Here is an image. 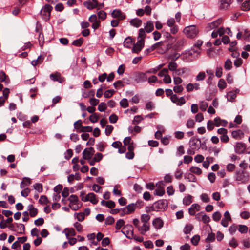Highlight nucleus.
Masks as SVG:
<instances>
[{"mask_svg": "<svg viewBox=\"0 0 250 250\" xmlns=\"http://www.w3.org/2000/svg\"><path fill=\"white\" fill-rule=\"evenodd\" d=\"M234 180L239 184H245L249 182L250 175L248 172L244 170L236 171L234 174Z\"/></svg>", "mask_w": 250, "mask_h": 250, "instance_id": "f257e3e1", "label": "nucleus"}, {"mask_svg": "<svg viewBox=\"0 0 250 250\" xmlns=\"http://www.w3.org/2000/svg\"><path fill=\"white\" fill-rule=\"evenodd\" d=\"M151 210L155 211H164L167 210L168 202L166 199L159 200L154 202L151 206Z\"/></svg>", "mask_w": 250, "mask_h": 250, "instance_id": "f03ea898", "label": "nucleus"}, {"mask_svg": "<svg viewBox=\"0 0 250 250\" xmlns=\"http://www.w3.org/2000/svg\"><path fill=\"white\" fill-rule=\"evenodd\" d=\"M183 32L186 36L188 38H194L197 36L199 30L195 25H190L186 27Z\"/></svg>", "mask_w": 250, "mask_h": 250, "instance_id": "7ed1b4c3", "label": "nucleus"}, {"mask_svg": "<svg viewBox=\"0 0 250 250\" xmlns=\"http://www.w3.org/2000/svg\"><path fill=\"white\" fill-rule=\"evenodd\" d=\"M203 144H201V141L200 139L197 138L196 137H192L189 140V146L192 149L198 150L200 149Z\"/></svg>", "mask_w": 250, "mask_h": 250, "instance_id": "20e7f679", "label": "nucleus"}, {"mask_svg": "<svg viewBox=\"0 0 250 250\" xmlns=\"http://www.w3.org/2000/svg\"><path fill=\"white\" fill-rule=\"evenodd\" d=\"M145 45V41L143 39L139 40L137 42L134 44L132 52L133 53L138 54L143 49Z\"/></svg>", "mask_w": 250, "mask_h": 250, "instance_id": "39448f33", "label": "nucleus"}, {"mask_svg": "<svg viewBox=\"0 0 250 250\" xmlns=\"http://www.w3.org/2000/svg\"><path fill=\"white\" fill-rule=\"evenodd\" d=\"M53 7L50 4H46L41 11V14L46 16V19L49 20L50 17L51 12Z\"/></svg>", "mask_w": 250, "mask_h": 250, "instance_id": "423d86ee", "label": "nucleus"}, {"mask_svg": "<svg viewBox=\"0 0 250 250\" xmlns=\"http://www.w3.org/2000/svg\"><path fill=\"white\" fill-rule=\"evenodd\" d=\"M50 78L54 82L57 81L61 83L65 81V78L61 76L60 73L58 72L51 74L50 75Z\"/></svg>", "mask_w": 250, "mask_h": 250, "instance_id": "0eeeda50", "label": "nucleus"}, {"mask_svg": "<svg viewBox=\"0 0 250 250\" xmlns=\"http://www.w3.org/2000/svg\"><path fill=\"white\" fill-rule=\"evenodd\" d=\"M96 195L93 193H88L85 197H82L83 202L90 201L93 204H97L98 200L96 199Z\"/></svg>", "mask_w": 250, "mask_h": 250, "instance_id": "6e6552de", "label": "nucleus"}, {"mask_svg": "<svg viewBox=\"0 0 250 250\" xmlns=\"http://www.w3.org/2000/svg\"><path fill=\"white\" fill-rule=\"evenodd\" d=\"M246 149L245 144L239 142L237 143L235 146V152L239 154H243Z\"/></svg>", "mask_w": 250, "mask_h": 250, "instance_id": "1a4fd4ad", "label": "nucleus"}, {"mask_svg": "<svg viewBox=\"0 0 250 250\" xmlns=\"http://www.w3.org/2000/svg\"><path fill=\"white\" fill-rule=\"evenodd\" d=\"M111 16L114 18H118L119 20H123L125 19L126 16L120 9H115L111 13Z\"/></svg>", "mask_w": 250, "mask_h": 250, "instance_id": "9d476101", "label": "nucleus"}, {"mask_svg": "<svg viewBox=\"0 0 250 250\" xmlns=\"http://www.w3.org/2000/svg\"><path fill=\"white\" fill-rule=\"evenodd\" d=\"M222 19H218L217 20L208 23L206 27L207 31L211 30L214 28L218 27L222 23Z\"/></svg>", "mask_w": 250, "mask_h": 250, "instance_id": "9b49d317", "label": "nucleus"}, {"mask_svg": "<svg viewBox=\"0 0 250 250\" xmlns=\"http://www.w3.org/2000/svg\"><path fill=\"white\" fill-rule=\"evenodd\" d=\"M139 201H138L137 202L134 203H131L128 204L126 207L124 208L126 211L127 214H129L133 212L136 209L137 207V203H139Z\"/></svg>", "mask_w": 250, "mask_h": 250, "instance_id": "f8f14e48", "label": "nucleus"}, {"mask_svg": "<svg viewBox=\"0 0 250 250\" xmlns=\"http://www.w3.org/2000/svg\"><path fill=\"white\" fill-rule=\"evenodd\" d=\"M152 224L155 228L159 229L163 227L164 222L160 218H156L153 220Z\"/></svg>", "mask_w": 250, "mask_h": 250, "instance_id": "ddd939ff", "label": "nucleus"}, {"mask_svg": "<svg viewBox=\"0 0 250 250\" xmlns=\"http://www.w3.org/2000/svg\"><path fill=\"white\" fill-rule=\"evenodd\" d=\"M10 82V79L8 75L6 74L5 72L1 70L0 71V83H4L7 84Z\"/></svg>", "mask_w": 250, "mask_h": 250, "instance_id": "4468645a", "label": "nucleus"}, {"mask_svg": "<svg viewBox=\"0 0 250 250\" xmlns=\"http://www.w3.org/2000/svg\"><path fill=\"white\" fill-rule=\"evenodd\" d=\"M150 229L149 223H144L142 226L138 227V230L142 235H145Z\"/></svg>", "mask_w": 250, "mask_h": 250, "instance_id": "2eb2a0df", "label": "nucleus"}, {"mask_svg": "<svg viewBox=\"0 0 250 250\" xmlns=\"http://www.w3.org/2000/svg\"><path fill=\"white\" fill-rule=\"evenodd\" d=\"M233 0H221L220 1V8L221 9H227L233 2Z\"/></svg>", "mask_w": 250, "mask_h": 250, "instance_id": "dca6fc26", "label": "nucleus"}, {"mask_svg": "<svg viewBox=\"0 0 250 250\" xmlns=\"http://www.w3.org/2000/svg\"><path fill=\"white\" fill-rule=\"evenodd\" d=\"M129 22L130 25L136 28L139 27L142 24V20L138 18L133 19Z\"/></svg>", "mask_w": 250, "mask_h": 250, "instance_id": "f3484780", "label": "nucleus"}, {"mask_svg": "<svg viewBox=\"0 0 250 250\" xmlns=\"http://www.w3.org/2000/svg\"><path fill=\"white\" fill-rule=\"evenodd\" d=\"M63 232H65L66 238L70 237L69 236H75L76 235L74 229L72 228H65Z\"/></svg>", "mask_w": 250, "mask_h": 250, "instance_id": "a211bd4d", "label": "nucleus"}, {"mask_svg": "<svg viewBox=\"0 0 250 250\" xmlns=\"http://www.w3.org/2000/svg\"><path fill=\"white\" fill-rule=\"evenodd\" d=\"M200 206L198 204H193L188 209L189 214L190 215H194L195 214V210H199L200 209Z\"/></svg>", "mask_w": 250, "mask_h": 250, "instance_id": "6ab92c4d", "label": "nucleus"}, {"mask_svg": "<svg viewBox=\"0 0 250 250\" xmlns=\"http://www.w3.org/2000/svg\"><path fill=\"white\" fill-rule=\"evenodd\" d=\"M146 32L150 33L154 30L153 22L151 21H148L146 22V25L144 28Z\"/></svg>", "mask_w": 250, "mask_h": 250, "instance_id": "aec40b11", "label": "nucleus"}, {"mask_svg": "<svg viewBox=\"0 0 250 250\" xmlns=\"http://www.w3.org/2000/svg\"><path fill=\"white\" fill-rule=\"evenodd\" d=\"M132 38L131 37H127L124 42V46L125 48H130L132 44Z\"/></svg>", "mask_w": 250, "mask_h": 250, "instance_id": "412c9836", "label": "nucleus"}, {"mask_svg": "<svg viewBox=\"0 0 250 250\" xmlns=\"http://www.w3.org/2000/svg\"><path fill=\"white\" fill-rule=\"evenodd\" d=\"M93 155L88 149H85L83 152V158L84 160L91 159Z\"/></svg>", "mask_w": 250, "mask_h": 250, "instance_id": "4be33fe9", "label": "nucleus"}, {"mask_svg": "<svg viewBox=\"0 0 250 250\" xmlns=\"http://www.w3.org/2000/svg\"><path fill=\"white\" fill-rule=\"evenodd\" d=\"M16 227L18 228V230L16 231H17L18 233L20 234H23L25 233V228L23 224L16 223Z\"/></svg>", "mask_w": 250, "mask_h": 250, "instance_id": "5701e85b", "label": "nucleus"}, {"mask_svg": "<svg viewBox=\"0 0 250 250\" xmlns=\"http://www.w3.org/2000/svg\"><path fill=\"white\" fill-rule=\"evenodd\" d=\"M243 134L242 131L240 129L233 131L231 133L232 137L236 139L241 138V137L243 136Z\"/></svg>", "mask_w": 250, "mask_h": 250, "instance_id": "b1692460", "label": "nucleus"}, {"mask_svg": "<svg viewBox=\"0 0 250 250\" xmlns=\"http://www.w3.org/2000/svg\"><path fill=\"white\" fill-rule=\"evenodd\" d=\"M83 4L89 10H92L97 7L91 0H86L83 2Z\"/></svg>", "mask_w": 250, "mask_h": 250, "instance_id": "393cba45", "label": "nucleus"}, {"mask_svg": "<svg viewBox=\"0 0 250 250\" xmlns=\"http://www.w3.org/2000/svg\"><path fill=\"white\" fill-rule=\"evenodd\" d=\"M203 41L198 40L197 42L194 44L192 50L194 52H199L200 50V47L203 44Z\"/></svg>", "mask_w": 250, "mask_h": 250, "instance_id": "a878e982", "label": "nucleus"}, {"mask_svg": "<svg viewBox=\"0 0 250 250\" xmlns=\"http://www.w3.org/2000/svg\"><path fill=\"white\" fill-rule=\"evenodd\" d=\"M193 229V226L192 224H187L184 228L183 231L185 234H188Z\"/></svg>", "mask_w": 250, "mask_h": 250, "instance_id": "bb28decb", "label": "nucleus"}, {"mask_svg": "<svg viewBox=\"0 0 250 250\" xmlns=\"http://www.w3.org/2000/svg\"><path fill=\"white\" fill-rule=\"evenodd\" d=\"M190 171L191 173L199 175L202 174L201 169L198 167L192 166L190 168Z\"/></svg>", "mask_w": 250, "mask_h": 250, "instance_id": "cd10ccee", "label": "nucleus"}, {"mask_svg": "<svg viewBox=\"0 0 250 250\" xmlns=\"http://www.w3.org/2000/svg\"><path fill=\"white\" fill-rule=\"evenodd\" d=\"M44 60V57L42 55L39 56L36 60H34L31 62L33 66H35L38 64L41 63Z\"/></svg>", "mask_w": 250, "mask_h": 250, "instance_id": "c85d7f7f", "label": "nucleus"}, {"mask_svg": "<svg viewBox=\"0 0 250 250\" xmlns=\"http://www.w3.org/2000/svg\"><path fill=\"white\" fill-rule=\"evenodd\" d=\"M185 178L188 179L189 182H195L196 181V177L191 173H187Z\"/></svg>", "mask_w": 250, "mask_h": 250, "instance_id": "c756f323", "label": "nucleus"}, {"mask_svg": "<svg viewBox=\"0 0 250 250\" xmlns=\"http://www.w3.org/2000/svg\"><path fill=\"white\" fill-rule=\"evenodd\" d=\"M39 202L41 205H45L49 203V201L48 200L46 196L42 195L40 197V198L39 200Z\"/></svg>", "mask_w": 250, "mask_h": 250, "instance_id": "7c9ffc66", "label": "nucleus"}, {"mask_svg": "<svg viewBox=\"0 0 250 250\" xmlns=\"http://www.w3.org/2000/svg\"><path fill=\"white\" fill-rule=\"evenodd\" d=\"M242 10L243 11L250 10V0H246L242 4Z\"/></svg>", "mask_w": 250, "mask_h": 250, "instance_id": "2f4dec72", "label": "nucleus"}, {"mask_svg": "<svg viewBox=\"0 0 250 250\" xmlns=\"http://www.w3.org/2000/svg\"><path fill=\"white\" fill-rule=\"evenodd\" d=\"M192 197L191 195H188L183 199V204L185 205H190L192 202Z\"/></svg>", "mask_w": 250, "mask_h": 250, "instance_id": "473e14b6", "label": "nucleus"}, {"mask_svg": "<svg viewBox=\"0 0 250 250\" xmlns=\"http://www.w3.org/2000/svg\"><path fill=\"white\" fill-rule=\"evenodd\" d=\"M232 67V62L229 59H228L225 62L224 68L227 70H230Z\"/></svg>", "mask_w": 250, "mask_h": 250, "instance_id": "72a5a7b5", "label": "nucleus"}, {"mask_svg": "<svg viewBox=\"0 0 250 250\" xmlns=\"http://www.w3.org/2000/svg\"><path fill=\"white\" fill-rule=\"evenodd\" d=\"M82 124V121L81 120H79L74 123V128L76 130L77 132H79L80 131V130L81 129L80 128H82L83 126Z\"/></svg>", "mask_w": 250, "mask_h": 250, "instance_id": "f704fd0d", "label": "nucleus"}, {"mask_svg": "<svg viewBox=\"0 0 250 250\" xmlns=\"http://www.w3.org/2000/svg\"><path fill=\"white\" fill-rule=\"evenodd\" d=\"M83 41L84 40L83 38H80L77 40H74L72 42V45L77 47H80L82 46Z\"/></svg>", "mask_w": 250, "mask_h": 250, "instance_id": "c9c22d12", "label": "nucleus"}, {"mask_svg": "<svg viewBox=\"0 0 250 250\" xmlns=\"http://www.w3.org/2000/svg\"><path fill=\"white\" fill-rule=\"evenodd\" d=\"M23 179L24 180V181H25V182H27V183L24 184H25V181H22L21 183V184H20V187H21V188H23L25 187L29 186L31 184V180L29 178L24 177Z\"/></svg>", "mask_w": 250, "mask_h": 250, "instance_id": "e433bc0d", "label": "nucleus"}, {"mask_svg": "<svg viewBox=\"0 0 250 250\" xmlns=\"http://www.w3.org/2000/svg\"><path fill=\"white\" fill-rule=\"evenodd\" d=\"M138 82H145L147 80V76L145 73H140L137 77Z\"/></svg>", "mask_w": 250, "mask_h": 250, "instance_id": "4c0bfd02", "label": "nucleus"}, {"mask_svg": "<svg viewBox=\"0 0 250 250\" xmlns=\"http://www.w3.org/2000/svg\"><path fill=\"white\" fill-rule=\"evenodd\" d=\"M200 239V237L199 235H195L194 236L192 237V238L191 239V243L194 245L196 246L198 245L199 241Z\"/></svg>", "mask_w": 250, "mask_h": 250, "instance_id": "58836bf2", "label": "nucleus"}, {"mask_svg": "<svg viewBox=\"0 0 250 250\" xmlns=\"http://www.w3.org/2000/svg\"><path fill=\"white\" fill-rule=\"evenodd\" d=\"M115 92V91L113 89L107 90L104 93V97L106 98H110L113 96Z\"/></svg>", "mask_w": 250, "mask_h": 250, "instance_id": "ea45409f", "label": "nucleus"}, {"mask_svg": "<svg viewBox=\"0 0 250 250\" xmlns=\"http://www.w3.org/2000/svg\"><path fill=\"white\" fill-rule=\"evenodd\" d=\"M215 239V234L213 233H209L207 236V237L205 239V242L207 243L208 242H212Z\"/></svg>", "mask_w": 250, "mask_h": 250, "instance_id": "a19ab883", "label": "nucleus"}, {"mask_svg": "<svg viewBox=\"0 0 250 250\" xmlns=\"http://www.w3.org/2000/svg\"><path fill=\"white\" fill-rule=\"evenodd\" d=\"M165 193V191L164 188H160L155 189L154 194L155 195L162 196L164 195Z\"/></svg>", "mask_w": 250, "mask_h": 250, "instance_id": "79ce46f5", "label": "nucleus"}, {"mask_svg": "<svg viewBox=\"0 0 250 250\" xmlns=\"http://www.w3.org/2000/svg\"><path fill=\"white\" fill-rule=\"evenodd\" d=\"M236 95L233 92L229 91L227 93V99L229 101L232 102L236 98Z\"/></svg>", "mask_w": 250, "mask_h": 250, "instance_id": "37998d69", "label": "nucleus"}, {"mask_svg": "<svg viewBox=\"0 0 250 250\" xmlns=\"http://www.w3.org/2000/svg\"><path fill=\"white\" fill-rule=\"evenodd\" d=\"M120 106L124 108H126L128 106V100L126 98H123L122 99L120 102Z\"/></svg>", "mask_w": 250, "mask_h": 250, "instance_id": "c03bdc74", "label": "nucleus"}, {"mask_svg": "<svg viewBox=\"0 0 250 250\" xmlns=\"http://www.w3.org/2000/svg\"><path fill=\"white\" fill-rule=\"evenodd\" d=\"M95 95V90H90L88 92H84L83 93V96L84 98H88L90 96L93 97Z\"/></svg>", "mask_w": 250, "mask_h": 250, "instance_id": "a18cd8bd", "label": "nucleus"}, {"mask_svg": "<svg viewBox=\"0 0 250 250\" xmlns=\"http://www.w3.org/2000/svg\"><path fill=\"white\" fill-rule=\"evenodd\" d=\"M178 65L175 62H171L168 64V69L170 71H174L177 69Z\"/></svg>", "mask_w": 250, "mask_h": 250, "instance_id": "49530a36", "label": "nucleus"}, {"mask_svg": "<svg viewBox=\"0 0 250 250\" xmlns=\"http://www.w3.org/2000/svg\"><path fill=\"white\" fill-rule=\"evenodd\" d=\"M145 32L146 31L144 28H140L139 30L138 39L141 38L145 40V38L146 36Z\"/></svg>", "mask_w": 250, "mask_h": 250, "instance_id": "de8ad7c7", "label": "nucleus"}, {"mask_svg": "<svg viewBox=\"0 0 250 250\" xmlns=\"http://www.w3.org/2000/svg\"><path fill=\"white\" fill-rule=\"evenodd\" d=\"M38 41L40 46L42 47L43 45L44 42V35L42 32H40L39 33Z\"/></svg>", "mask_w": 250, "mask_h": 250, "instance_id": "09e8293b", "label": "nucleus"}, {"mask_svg": "<svg viewBox=\"0 0 250 250\" xmlns=\"http://www.w3.org/2000/svg\"><path fill=\"white\" fill-rule=\"evenodd\" d=\"M107 108L106 103L104 102H101L98 105V110L100 112H104Z\"/></svg>", "mask_w": 250, "mask_h": 250, "instance_id": "8fccbe9b", "label": "nucleus"}, {"mask_svg": "<svg viewBox=\"0 0 250 250\" xmlns=\"http://www.w3.org/2000/svg\"><path fill=\"white\" fill-rule=\"evenodd\" d=\"M125 224V221L123 219H119L118 220L116 223L115 228L116 229H120Z\"/></svg>", "mask_w": 250, "mask_h": 250, "instance_id": "3c124183", "label": "nucleus"}, {"mask_svg": "<svg viewBox=\"0 0 250 250\" xmlns=\"http://www.w3.org/2000/svg\"><path fill=\"white\" fill-rule=\"evenodd\" d=\"M70 203H78L79 201L78 197L76 195H71L68 198Z\"/></svg>", "mask_w": 250, "mask_h": 250, "instance_id": "603ef678", "label": "nucleus"}, {"mask_svg": "<svg viewBox=\"0 0 250 250\" xmlns=\"http://www.w3.org/2000/svg\"><path fill=\"white\" fill-rule=\"evenodd\" d=\"M144 118L141 115H136L132 121L133 124H138Z\"/></svg>", "mask_w": 250, "mask_h": 250, "instance_id": "864d4df0", "label": "nucleus"}, {"mask_svg": "<svg viewBox=\"0 0 250 250\" xmlns=\"http://www.w3.org/2000/svg\"><path fill=\"white\" fill-rule=\"evenodd\" d=\"M227 86L226 83L224 79H220L218 83V86L220 89H224L226 88Z\"/></svg>", "mask_w": 250, "mask_h": 250, "instance_id": "5fc2aeb1", "label": "nucleus"}, {"mask_svg": "<svg viewBox=\"0 0 250 250\" xmlns=\"http://www.w3.org/2000/svg\"><path fill=\"white\" fill-rule=\"evenodd\" d=\"M150 217L149 215L146 214H142L141 215V220L142 222L144 223H148V221L149 220Z\"/></svg>", "mask_w": 250, "mask_h": 250, "instance_id": "6e6d98bb", "label": "nucleus"}, {"mask_svg": "<svg viewBox=\"0 0 250 250\" xmlns=\"http://www.w3.org/2000/svg\"><path fill=\"white\" fill-rule=\"evenodd\" d=\"M106 13L103 10H101L98 12V16L102 20H104L106 18Z\"/></svg>", "mask_w": 250, "mask_h": 250, "instance_id": "4d7b16f0", "label": "nucleus"}, {"mask_svg": "<svg viewBox=\"0 0 250 250\" xmlns=\"http://www.w3.org/2000/svg\"><path fill=\"white\" fill-rule=\"evenodd\" d=\"M155 108L154 104L151 102H148L146 104V109L148 110H152Z\"/></svg>", "mask_w": 250, "mask_h": 250, "instance_id": "13d9d810", "label": "nucleus"}, {"mask_svg": "<svg viewBox=\"0 0 250 250\" xmlns=\"http://www.w3.org/2000/svg\"><path fill=\"white\" fill-rule=\"evenodd\" d=\"M34 189L39 192H42L43 190L42 185L40 183H36L33 185Z\"/></svg>", "mask_w": 250, "mask_h": 250, "instance_id": "bf43d9fd", "label": "nucleus"}, {"mask_svg": "<svg viewBox=\"0 0 250 250\" xmlns=\"http://www.w3.org/2000/svg\"><path fill=\"white\" fill-rule=\"evenodd\" d=\"M93 129L91 126H82V128L80 130L79 132H91Z\"/></svg>", "mask_w": 250, "mask_h": 250, "instance_id": "052dcab7", "label": "nucleus"}, {"mask_svg": "<svg viewBox=\"0 0 250 250\" xmlns=\"http://www.w3.org/2000/svg\"><path fill=\"white\" fill-rule=\"evenodd\" d=\"M221 217V213L218 211L215 212L212 215V218L214 221H219Z\"/></svg>", "mask_w": 250, "mask_h": 250, "instance_id": "680f3d73", "label": "nucleus"}, {"mask_svg": "<svg viewBox=\"0 0 250 250\" xmlns=\"http://www.w3.org/2000/svg\"><path fill=\"white\" fill-rule=\"evenodd\" d=\"M118 119V117L115 114H111L109 118V122L111 123H115L117 122Z\"/></svg>", "mask_w": 250, "mask_h": 250, "instance_id": "e2e57ef3", "label": "nucleus"}, {"mask_svg": "<svg viewBox=\"0 0 250 250\" xmlns=\"http://www.w3.org/2000/svg\"><path fill=\"white\" fill-rule=\"evenodd\" d=\"M113 127L111 125H107L106 127L105 130V133L107 136H109L113 130Z\"/></svg>", "mask_w": 250, "mask_h": 250, "instance_id": "0e129e2a", "label": "nucleus"}, {"mask_svg": "<svg viewBox=\"0 0 250 250\" xmlns=\"http://www.w3.org/2000/svg\"><path fill=\"white\" fill-rule=\"evenodd\" d=\"M206 77V74L204 72H200L196 76V80L197 81H203Z\"/></svg>", "mask_w": 250, "mask_h": 250, "instance_id": "69168bd1", "label": "nucleus"}, {"mask_svg": "<svg viewBox=\"0 0 250 250\" xmlns=\"http://www.w3.org/2000/svg\"><path fill=\"white\" fill-rule=\"evenodd\" d=\"M208 106V104L206 102L202 101L200 103V109L202 111H206Z\"/></svg>", "mask_w": 250, "mask_h": 250, "instance_id": "338daca9", "label": "nucleus"}, {"mask_svg": "<svg viewBox=\"0 0 250 250\" xmlns=\"http://www.w3.org/2000/svg\"><path fill=\"white\" fill-rule=\"evenodd\" d=\"M238 230L241 233H246L248 231V227L245 225H239Z\"/></svg>", "mask_w": 250, "mask_h": 250, "instance_id": "774afa93", "label": "nucleus"}]
</instances>
